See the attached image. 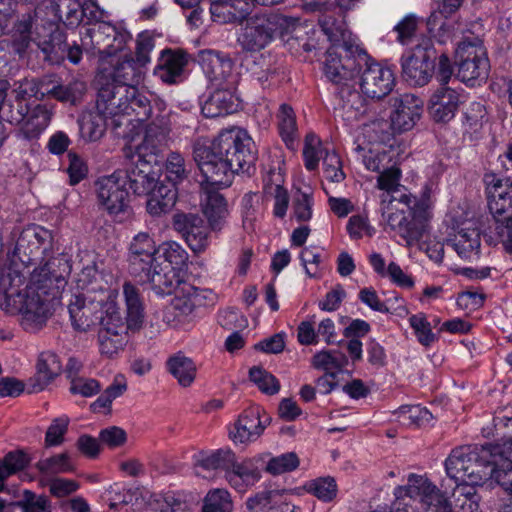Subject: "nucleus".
Segmentation results:
<instances>
[{
  "label": "nucleus",
  "mask_w": 512,
  "mask_h": 512,
  "mask_svg": "<svg viewBox=\"0 0 512 512\" xmlns=\"http://www.w3.org/2000/svg\"><path fill=\"white\" fill-rule=\"evenodd\" d=\"M233 502L226 489H213L204 498L203 512H232Z\"/></svg>",
  "instance_id": "obj_50"
},
{
  "label": "nucleus",
  "mask_w": 512,
  "mask_h": 512,
  "mask_svg": "<svg viewBox=\"0 0 512 512\" xmlns=\"http://www.w3.org/2000/svg\"><path fill=\"white\" fill-rule=\"evenodd\" d=\"M123 153L126 160L124 168L116 171L121 173L125 186L128 185L135 195H149L158 184L154 164L130 155L127 150H123Z\"/></svg>",
  "instance_id": "obj_16"
},
{
  "label": "nucleus",
  "mask_w": 512,
  "mask_h": 512,
  "mask_svg": "<svg viewBox=\"0 0 512 512\" xmlns=\"http://www.w3.org/2000/svg\"><path fill=\"white\" fill-rule=\"evenodd\" d=\"M131 35L119 30L108 22H99L86 30L81 38L86 50H96L100 54L113 55L124 48Z\"/></svg>",
  "instance_id": "obj_18"
},
{
  "label": "nucleus",
  "mask_w": 512,
  "mask_h": 512,
  "mask_svg": "<svg viewBox=\"0 0 512 512\" xmlns=\"http://www.w3.org/2000/svg\"><path fill=\"white\" fill-rule=\"evenodd\" d=\"M51 232L43 227L36 226L24 230L14 248L11 263L20 269L39 265V275L47 279L54 277L50 271V260L52 258Z\"/></svg>",
  "instance_id": "obj_7"
},
{
  "label": "nucleus",
  "mask_w": 512,
  "mask_h": 512,
  "mask_svg": "<svg viewBox=\"0 0 512 512\" xmlns=\"http://www.w3.org/2000/svg\"><path fill=\"white\" fill-rule=\"evenodd\" d=\"M31 33L32 18L30 15H25L14 25L12 34V47L19 55L24 53L28 48L32 40Z\"/></svg>",
  "instance_id": "obj_53"
},
{
  "label": "nucleus",
  "mask_w": 512,
  "mask_h": 512,
  "mask_svg": "<svg viewBox=\"0 0 512 512\" xmlns=\"http://www.w3.org/2000/svg\"><path fill=\"white\" fill-rule=\"evenodd\" d=\"M399 420L404 425L422 426L432 420V414L420 405L402 406L397 411Z\"/></svg>",
  "instance_id": "obj_58"
},
{
  "label": "nucleus",
  "mask_w": 512,
  "mask_h": 512,
  "mask_svg": "<svg viewBox=\"0 0 512 512\" xmlns=\"http://www.w3.org/2000/svg\"><path fill=\"white\" fill-rule=\"evenodd\" d=\"M245 512H295L296 506L286 502L277 491L263 490L247 498Z\"/></svg>",
  "instance_id": "obj_33"
},
{
  "label": "nucleus",
  "mask_w": 512,
  "mask_h": 512,
  "mask_svg": "<svg viewBox=\"0 0 512 512\" xmlns=\"http://www.w3.org/2000/svg\"><path fill=\"white\" fill-rule=\"evenodd\" d=\"M172 223L195 253L204 251L208 246V227L199 215L178 213L173 216Z\"/></svg>",
  "instance_id": "obj_24"
},
{
  "label": "nucleus",
  "mask_w": 512,
  "mask_h": 512,
  "mask_svg": "<svg viewBox=\"0 0 512 512\" xmlns=\"http://www.w3.org/2000/svg\"><path fill=\"white\" fill-rule=\"evenodd\" d=\"M167 178L174 184L182 182L188 177V170L184 157L178 152H171L166 159Z\"/></svg>",
  "instance_id": "obj_63"
},
{
  "label": "nucleus",
  "mask_w": 512,
  "mask_h": 512,
  "mask_svg": "<svg viewBox=\"0 0 512 512\" xmlns=\"http://www.w3.org/2000/svg\"><path fill=\"white\" fill-rule=\"evenodd\" d=\"M254 142L240 128L224 130L211 145L199 138L193 143V158L207 186L227 187L234 174H250L254 170L256 153Z\"/></svg>",
  "instance_id": "obj_1"
},
{
  "label": "nucleus",
  "mask_w": 512,
  "mask_h": 512,
  "mask_svg": "<svg viewBox=\"0 0 512 512\" xmlns=\"http://www.w3.org/2000/svg\"><path fill=\"white\" fill-rule=\"evenodd\" d=\"M356 86H341L336 89L334 113L347 124L358 121L366 112L365 100Z\"/></svg>",
  "instance_id": "obj_25"
},
{
  "label": "nucleus",
  "mask_w": 512,
  "mask_h": 512,
  "mask_svg": "<svg viewBox=\"0 0 512 512\" xmlns=\"http://www.w3.org/2000/svg\"><path fill=\"white\" fill-rule=\"evenodd\" d=\"M149 195L146 209L153 217H159L170 212L177 199L176 188L164 184L156 185Z\"/></svg>",
  "instance_id": "obj_40"
},
{
  "label": "nucleus",
  "mask_w": 512,
  "mask_h": 512,
  "mask_svg": "<svg viewBox=\"0 0 512 512\" xmlns=\"http://www.w3.org/2000/svg\"><path fill=\"white\" fill-rule=\"evenodd\" d=\"M319 25L328 40L333 43L332 46L348 43V31L342 19H336L332 13H324L319 18Z\"/></svg>",
  "instance_id": "obj_49"
},
{
  "label": "nucleus",
  "mask_w": 512,
  "mask_h": 512,
  "mask_svg": "<svg viewBox=\"0 0 512 512\" xmlns=\"http://www.w3.org/2000/svg\"><path fill=\"white\" fill-rule=\"evenodd\" d=\"M385 127L386 124L380 121L365 125L364 135L370 139L372 145L367 150L361 146L357 147L358 151L364 152L362 161L366 169L377 173L396 162L394 151L383 144Z\"/></svg>",
  "instance_id": "obj_17"
},
{
  "label": "nucleus",
  "mask_w": 512,
  "mask_h": 512,
  "mask_svg": "<svg viewBox=\"0 0 512 512\" xmlns=\"http://www.w3.org/2000/svg\"><path fill=\"white\" fill-rule=\"evenodd\" d=\"M307 490L323 502L332 501L337 495V484L332 477L317 478L307 484Z\"/></svg>",
  "instance_id": "obj_59"
},
{
  "label": "nucleus",
  "mask_w": 512,
  "mask_h": 512,
  "mask_svg": "<svg viewBox=\"0 0 512 512\" xmlns=\"http://www.w3.org/2000/svg\"><path fill=\"white\" fill-rule=\"evenodd\" d=\"M188 57L182 50H163L154 69V75L164 83H178L188 64Z\"/></svg>",
  "instance_id": "obj_29"
},
{
  "label": "nucleus",
  "mask_w": 512,
  "mask_h": 512,
  "mask_svg": "<svg viewBox=\"0 0 512 512\" xmlns=\"http://www.w3.org/2000/svg\"><path fill=\"white\" fill-rule=\"evenodd\" d=\"M434 49L430 39H423L401 58L403 79L411 86L423 87L434 72Z\"/></svg>",
  "instance_id": "obj_12"
},
{
  "label": "nucleus",
  "mask_w": 512,
  "mask_h": 512,
  "mask_svg": "<svg viewBox=\"0 0 512 512\" xmlns=\"http://www.w3.org/2000/svg\"><path fill=\"white\" fill-rule=\"evenodd\" d=\"M284 22L286 19L277 14L252 15L240 24L237 42L244 51L259 52L273 40Z\"/></svg>",
  "instance_id": "obj_11"
},
{
  "label": "nucleus",
  "mask_w": 512,
  "mask_h": 512,
  "mask_svg": "<svg viewBox=\"0 0 512 512\" xmlns=\"http://www.w3.org/2000/svg\"><path fill=\"white\" fill-rule=\"evenodd\" d=\"M127 390L126 378L118 374L113 382L104 390V392L91 404V410L98 412L101 409H110L113 400L122 396Z\"/></svg>",
  "instance_id": "obj_48"
},
{
  "label": "nucleus",
  "mask_w": 512,
  "mask_h": 512,
  "mask_svg": "<svg viewBox=\"0 0 512 512\" xmlns=\"http://www.w3.org/2000/svg\"><path fill=\"white\" fill-rule=\"evenodd\" d=\"M99 349L102 355L112 357L124 348L127 343V336L116 333H99Z\"/></svg>",
  "instance_id": "obj_64"
},
{
  "label": "nucleus",
  "mask_w": 512,
  "mask_h": 512,
  "mask_svg": "<svg viewBox=\"0 0 512 512\" xmlns=\"http://www.w3.org/2000/svg\"><path fill=\"white\" fill-rule=\"evenodd\" d=\"M483 180L488 208L495 220V235L505 251L512 254V179L486 173Z\"/></svg>",
  "instance_id": "obj_6"
},
{
  "label": "nucleus",
  "mask_w": 512,
  "mask_h": 512,
  "mask_svg": "<svg viewBox=\"0 0 512 512\" xmlns=\"http://www.w3.org/2000/svg\"><path fill=\"white\" fill-rule=\"evenodd\" d=\"M96 195L99 205L111 216L126 213L129 209V193L116 170L99 177L95 181Z\"/></svg>",
  "instance_id": "obj_15"
},
{
  "label": "nucleus",
  "mask_w": 512,
  "mask_h": 512,
  "mask_svg": "<svg viewBox=\"0 0 512 512\" xmlns=\"http://www.w3.org/2000/svg\"><path fill=\"white\" fill-rule=\"evenodd\" d=\"M123 298L126 306L127 327L131 332H139L144 322V300L139 288L129 281L124 282Z\"/></svg>",
  "instance_id": "obj_34"
},
{
  "label": "nucleus",
  "mask_w": 512,
  "mask_h": 512,
  "mask_svg": "<svg viewBox=\"0 0 512 512\" xmlns=\"http://www.w3.org/2000/svg\"><path fill=\"white\" fill-rule=\"evenodd\" d=\"M460 258L474 262L480 258L481 237L476 229L461 230L450 240Z\"/></svg>",
  "instance_id": "obj_38"
},
{
  "label": "nucleus",
  "mask_w": 512,
  "mask_h": 512,
  "mask_svg": "<svg viewBox=\"0 0 512 512\" xmlns=\"http://www.w3.org/2000/svg\"><path fill=\"white\" fill-rule=\"evenodd\" d=\"M199 57L203 72L213 85L234 86L236 83L234 62L228 54L215 50H203Z\"/></svg>",
  "instance_id": "obj_21"
},
{
  "label": "nucleus",
  "mask_w": 512,
  "mask_h": 512,
  "mask_svg": "<svg viewBox=\"0 0 512 512\" xmlns=\"http://www.w3.org/2000/svg\"><path fill=\"white\" fill-rule=\"evenodd\" d=\"M53 81L50 78H43L40 81H37L35 79H23L19 82L18 87L13 89V94L15 97V102H24L27 100L28 97L35 96L37 97L38 92L41 88L44 86H49L52 84Z\"/></svg>",
  "instance_id": "obj_62"
},
{
  "label": "nucleus",
  "mask_w": 512,
  "mask_h": 512,
  "mask_svg": "<svg viewBox=\"0 0 512 512\" xmlns=\"http://www.w3.org/2000/svg\"><path fill=\"white\" fill-rule=\"evenodd\" d=\"M490 478L494 479L505 491L512 494V463L504 458L493 457L490 463Z\"/></svg>",
  "instance_id": "obj_57"
},
{
  "label": "nucleus",
  "mask_w": 512,
  "mask_h": 512,
  "mask_svg": "<svg viewBox=\"0 0 512 512\" xmlns=\"http://www.w3.org/2000/svg\"><path fill=\"white\" fill-rule=\"evenodd\" d=\"M391 125L398 132L412 129L423 111V101L416 95L404 93L390 99Z\"/></svg>",
  "instance_id": "obj_22"
},
{
  "label": "nucleus",
  "mask_w": 512,
  "mask_h": 512,
  "mask_svg": "<svg viewBox=\"0 0 512 512\" xmlns=\"http://www.w3.org/2000/svg\"><path fill=\"white\" fill-rule=\"evenodd\" d=\"M22 283V271L18 267H10L8 272L0 268V308L10 314H20L23 329L35 333L46 325L48 310L39 294L16 289Z\"/></svg>",
  "instance_id": "obj_4"
},
{
  "label": "nucleus",
  "mask_w": 512,
  "mask_h": 512,
  "mask_svg": "<svg viewBox=\"0 0 512 512\" xmlns=\"http://www.w3.org/2000/svg\"><path fill=\"white\" fill-rule=\"evenodd\" d=\"M157 252L152 237L146 232L136 234L129 246V271L131 275H140L146 267L152 265Z\"/></svg>",
  "instance_id": "obj_26"
},
{
  "label": "nucleus",
  "mask_w": 512,
  "mask_h": 512,
  "mask_svg": "<svg viewBox=\"0 0 512 512\" xmlns=\"http://www.w3.org/2000/svg\"><path fill=\"white\" fill-rule=\"evenodd\" d=\"M201 207L209 228L213 231H221L230 214L224 195L217 190L205 187Z\"/></svg>",
  "instance_id": "obj_30"
},
{
  "label": "nucleus",
  "mask_w": 512,
  "mask_h": 512,
  "mask_svg": "<svg viewBox=\"0 0 512 512\" xmlns=\"http://www.w3.org/2000/svg\"><path fill=\"white\" fill-rule=\"evenodd\" d=\"M460 97L456 90L441 86L431 96L428 111L435 122L447 123L455 117Z\"/></svg>",
  "instance_id": "obj_28"
},
{
  "label": "nucleus",
  "mask_w": 512,
  "mask_h": 512,
  "mask_svg": "<svg viewBox=\"0 0 512 512\" xmlns=\"http://www.w3.org/2000/svg\"><path fill=\"white\" fill-rule=\"evenodd\" d=\"M166 367L182 387L191 386L196 378L197 368L194 361L182 352L170 356Z\"/></svg>",
  "instance_id": "obj_42"
},
{
  "label": "nucleus",
  "mask_w": 512,
  "mask_h": 512,
  "mask_svg": "<svg viewBox=\"0 0 512 512\" xmlns=\"http://www.w3.org/2000/svg\"><path fill=\"white\" fill-rule=\"evenodd\" d=\"M35 467L41 474L47 476L73 472L75 470L71 457L67 452L40 459Z\"/></svg>",
  "instance_id": "obj_47"
},
{
  "label": "nucleus",
  "mask_w": 512,
  "mask_h": 512,
  "mask_svg": "<svg viewBox=\"0 0 512 512\" xmlns=\"http://www.w3.org/2000/svg\"><path fill=\"white\" fill-rule=\"evenodd\" d=\"M175 297L164 309L162 321L171 328H185L195 319V310L214 301L208 289H199L190 283H183Z\"/></svg>",
  "instance_id": "obj_9"
},
{
  "label": "nucleus",
  "mask_w": 512,
  "mask_h": 512,
  "mask_svg": "<svg viewBox=\"0 0 512 512\" xmlns=\"http://www.w3.org/2000/svg\"><path fill=\"white\" fill-rule=\"evenodd\" d=\"M299 466V458L294 452L282 454L271 458L267 465L266 471L272 475H280L291 472Z\"/></svg>",
  "instance_id": "obj_61"
},
{
  "label": "nucleus",
  "mask_w": 512,
  "mask_h": 512,
  "mask_svg": "<svg viewBox=\"0 0 512 512\" xmlns=\"http://www.w3.org/2000/svg\"><path fill=\"white\" fill-rule=\"evenodd\" d=\"M492 444L463 446L452 450L445 461L447 475L457 486H477L489 480Z\"/></svg>",
  "instance_id": "obj_5"
},
{
  "label": "nucleus",
  "mask_w": 512,
  "mask_h": 512,
  "mask_svg": "<svg viewBox=\"0 0 512 512\" xmlns=\"http://www.w3.org/2000/svg\"><path fill=\"white\" fill-rule=\"evenodd\" d=\"M250 380L267 395L277 394L280 390L279 380L265 369L254 366L249 371Z\"/></svg>",
  "instance_id": "obj_55"
},
{
  "label": "nucleus",
  "mask_w": 512,
  "mask_h": 512,
  "mask_svg": "<svg viewBox=\"0 0 512 512\" xmlns=\"http://www.w3.org/2000/svg\"><path fill=\"white\" fill-rule=\"evenodd\" d=\"M135 93V87L109 82L99 89L97 109L111 118L114 127L123 125V120L130 123L132 119L126 116H129V99L133 98Z\"/></svg>",
  "instance_id": "obj_13"
},
{
  "label": "nucleus",
  "mask_w": 512,
  "mask_h": 512,
  "mask_svg": "<svg viewBox=\"0 0 512 512\" xmlns=\"http://www.w3.org/2000/svg\"><path fill=\"white\" fill-rule=\"evenodd\" d=\"M431 202L424 196L420 200L409 195L392 198L384 205V220L391 230L396 231L408 247L418 245L419 249L436 263L444 257V245L436 240H423L428 232L431 217Z\"/></svg>",
  "instance_id": "obj_2"
},
{
  "label": "nucleus",
  "mask_w": 512,
  "mask_h": 512,
  "mask_svg": "<svg viewBox=\"0 0 512 512\" xmlns=\"http://www.w3.org/2000/svg\"><path fill=\"white\" fill-rule=\"evenodd\" d=\"M369 55L358 46L343 43L330 47L326 52L324 73L337 86H356V77Z\"/></svg>",
  "instance_id": "obj_8"
},
{
  "label": "nucleus",
  "mask_w": 512,
  "mask_h": 512,
  "mask_svg": "<svg viewBox=\"0 0 512 512\" xmlns=\"http://www.w3.org/2000/svg\"><path fill=\"white\" fill-rule=\"evenodd\" d=\"M277 118L280 135L286 145L292 148L298 135L294 110L290 105L283 103L279 108Z\"/></svg>",
  "instance_id": "obj_46"
},
{
  "label": "nucleus",
  "mask_w": 512,
  "mask_h": 512,
  "mask_svg": "<svg viewBox=\"0 0 512 512\" xmlns=\"http://www.w3.org/2000/svg\"><path fill=\"white\" fill-rule=\"evenodd\" d=\"M144 66L134 60L131 55H125L115 64L112 82L129 87L138 86L144 78Z\"/></svg>",
  "instance_id": "obj_39"
},
{
  "label": "nucleus",
  "mask_w": 512,
  "mask_h": 512,
  "mask_svg": "<svg viewBox=\"0 0 512 512\" xmlns=\"http://www.w3.org/2000/svg\"><path fill=\"white\" fill-rule=\"evenodd\" d=\"M77 287L82 290L79 296L92 295L93 298L104 297V300H108L111 296L107 280L94 264L81 270L77 278Z\"/></svg>",
  "instance_id": "obj_35"
},
{
  "label": "nucleus",
  "mask_w": 512,
  "mask_h": 512,
  "mask_svg": "<svg viewBox=\"0 0 512 512\" xmlns=\"http://www.w3.org/2000/svg\"><path fill=\"white\" fill-rule=\"evenodd\" d=\"M232 88L233 86H222L213 91L201 105L203 116L216 118L236 112L239 101Z\"/></svg>",
  "instance_id": "obj_31"
},
{
  "label": "nucleus",
  "mask_w": 512,
  "mask_h": 512,
  "mask_svg": "<svg viewBox=\"0 0 512 512\" xmlns=\"http://www.w3.org/2000/svg\"><path fill=\"white\" fill-rule=\"evenodd\" d=\"M359 85L363 94L370 98L382 99L387 96L395 85L393 71L374 62L369 57L360 71Z\"/></svg>",
  "instance_id": "obj_19"
},
{
  "label": "nucleus",
  "mask_w": 512,
  "mask_h": 512,
  "mask_svg": "<svg viewBox=\"0 0 512 512\" xmlns=\"http://www.w3.org/2000/svg\"><path fill=\"white\" fill-rule=\"evenodd\" d=\"M327 152L321 144L320 139L313 133L307 134L303 149L305 167L313 171L318 167L319 161Z\"/></svg>",
  "instance_id": "obj_54"
},
{
  "label": "nucleus",
  "mask_w": 512,
  "mask_h": 512,
  "mask_svg": "<svg viewBox=\"0 0 512 512\" xmlns=\"http://www.w3.org/2000/svg\"><path fill=\"white\" fill-rule=\"evenodd\" d=\"M142 274L133 275L141 283H148L150 288L158 295H169L180 289L183 283L179 272L175 267L170 265H162L154 262L146 267Z\"/></svg>",
  "instance_id": "obj_23"
},
{
  "label": "nucleus",
  "mask_w": 512,
  "mask_h": 512,
  "mask_svg": "<svg viewBox=\"0 0 512 512\" xmlns=\"http://www.w3.org/2000/svg\"><path fill=\"white\" fill-rule=\"evenodd\" d=\"M379 176L377 178V187L380 190H384L386 194L382 196L381 205H382V215L384 216V205H387L390 199L400 198L401 195H409L412 199L417 200L410 194H407L403 191L399 190V182L401 178V170L397 167L396 162L392 165H389L387 169H383L378 172Z\"/></svg>",
  "instance_id": "obj_41"
},
{
  "label": "nucleus",
  "mask_w": 512,
  "mask_h": 512,
  "mask_svg": "<svg viewBox=\"0 0 512 512\" xmlns=\"http://www.w3.org/2000/svg\"><path fill=\"white\" fill-rule=\"evenodd\" d=\"M170 127L164 117L149 123L144 132L142 141L132 147H125L128 153L138 159L157 164L168 147Z\"/></svg>",
  "instance_id": "obj_14"
},
{
  "label": "nucleus",
  "mask_w": 512,
  "mask_h": 512,
  "mask_svg": "<svg viewBox=\"0 0 512 512\" xmlns=\"http://www.w3.org/2000/svg\"><path fill=\"white\" fill-rule=\"evenodd\" d=\"M312 364L317 369L340 371L348 364L346 355L338 350L321 351L313 356Z\"/></svg>",
  "instance_id": "obj_51"
},
{
  "label": "nucleus",
  "mask_w": 512,
  "mask_h": 512,
  "mask_svg": "<svg viewBox=\"0 0 512 512\" xmlns=\"http://www.w3.org/2000/svg\"><path fill=\"white\" fill-rule=\"evenodd\" d=\"M51 117L52 111L45 104H37L32 109L29 108L18 135L27 140L38 138L48 127Z\"/></svg>",
  "instance_id": "obj_37"
},
{
  "label": "nucleus",
  "mask_w": 512,
  "mask_h": 512,
  "mask_svg": "<svg viewBox=\"0 0 512 512\" xmlns=\"http://www.w3.org/2000/svg\"><path fill=\"white\" fill-rule=\"evenodd\" d=\"M264 428L265 424L261 420L260 409L251 408L239 416L234 430L230 432V437L235 443L252 442L258 439Z\"/></svg>",
  "instance_id": "obj_32"
},
{
  "label": "nucleus",
  "mask_w": 512,
  "mask_h": 512,
  "mask_svg": "<svg viewBox=\"0 0 512 512\" xmlns=\"http://www.w3.org/2000/svg\"><path fill=\"white\" fill-rule=\"evenodd\" d=\"M456 77L468 86L481 85L489 76L490 62L487 51L479 41L461 42L455 54Z\"/></svg>",
  "instance_id": "obj_10"
},
{
  "label": "nucleus",
  "mask_w": 512,
  "mask_h": 512,
  "mask_svg": "<svg viewBox=\"0 0 512 512\" xmlns=\"http://www.w3.org/2000/svg\"><path fill=\"white\" fill-rule=\"evenodd\" d=\"M261 478V472L253 459H243L238 462L235 454L232 455V463L228 464L225 479L229 485L240 493L254 486Z\"/></svg>",
  "instance_id": "obj_27"
},
{
  "label": "nucleus",
  "mask_w": 512,
  "mask_h": 512,
  "mask_svg": "<svg viewBox=\"0 0 512 512\" xmlns=\"http://www.w3.org/2000/svg\"><path fill=\"white\" fill-rule=\"evenodd\" d=\"M105 315L100 314V318L98 323L101 328L99 333H116L120 335H126L128 329L127 321L124 322L119 308L113 302H108L104 304Z\"/></svg>",
  "instance_id": "obj_45"
},
{
  "label": "nucleus",
  "mask_w": 512,
  "mask_h": 512,
  "mask_svg": "<svg viewBox=\"0 0 512 512\" xmlns=\"http://www.w3.org/2000/svg\"><path fill=\"white\" fill-rule=\"evenodd\" d=\"M89 4L82 7L77 0H58L54 4L55 14L66 26H77L83 15H87Z\"/></svg>",
  "instance_id": "obj_44"
},
{
  "label": "nucleus",
  "mask_w": 512,
  "mask_h": 512,
  "mask_svg": "<svg viewBox=\"0 0 512 512\" xmlns=\"http://www.w3.org/2000/svg\"><path fill=\"white\" fill-rule=\"evenodd\" d=\"M70 419L66 415H62L52 420L45 434V446H59L64 442V436L68 431Z\"/></svg>",
  "instance_id": "obj_60"
},
{
  "label": "nucleus",
  "mask_w": 512,
  "mask_h": 512,
  "mask_svg": "<svg viewBox=\"0 0 512 512\" xmlns=\"http://www.w3.org/2000/svg\"><path fill=\"white\" fill-rule=\"evenodd\" d=\"M106 301L104 297L73 295L68 305L72 327L78 332H87L93 328L98 323Z\"/></svg>",
  "instance_id": "obj_20"
},
{
  "label": "nucleus",
  "mask_w": 512,
  "mask_h": 512,
  "mask_svg": "<svg viewBox=\"0 0 512 512\" xmlns=\"http://www.w3.org/2000/svg\"><path fill=\"white\" fill-rule=\"evenodd\" d=\"M233 452L230 449H218L212 452L200 451L194 456V468L197 476L207 478L205 472L218 469L226 473L228 464L232 463Z\"/></svg>",
  "instance_id": "obj_36"
},
{
  "label": "nucleus",
  "mask_w": 512,
  "mask_h": 512,
  "mask_svg": "<svg viewBox=\"0 0 512 512\" xmlns=\"http://www.w3.org/2000/svg\"><path fill=\"white\" fill-rule=\"evenodd\" d=\"M105 117L107 116L101 112L83 117L80 122V132L82 137L88 141H97L101 139L106 131Z\"/></svg>",
  "instance_id": "obj_52"
},
{
  "label": "nucleus",
  "mask_w": 512,
  "mask_h": 512,
  "mask_svg": "<svg viewBox=\"0 0 512 512\" xmlns=\"http://www.w3.org/2000/svg\"><path fill=\"white\" fill-rule=\"evenodd\" d=\"M396 495L395 507L403 508L406 512H479V504L475 493L465 491V486H457L453 492V502L447 495L438 490L424 476L410 474L405 486H398L394 490Z\"/></svg>",
  "instance_id": "obj_3"
},
{
  "label": "nucleus",
  "mask_w": 512,
  "mask_h": 512,
  "mask_svg": "<svg viewBox=\"0 0 512 512\" xmlns=\"http://www.w3.org/2000/svg\"><path fill=\"white\" fill-rule=\"evenodd\" d=\"M36 370L38 383L34 391H41L61 373L62 363L56 353L43 351L38 356Z\"/></svg>",
  "instance_id": "obj_43"
},
{
  "label": "nucleus",
  "mask_w": 512,
  "mask_h": 512,
  "mask_svg": "<svg viewBox=\"0 0 512 512\" xmlns=\"http://www.w3.org/2000/svg\"><path fill=\"white\" fill-rule=\"evenodd\" d=\"M85 89L84 83L82 82H71L68 85L54 84L51 88H47L46 92H42V97L48 95L59 101L75 102Z\"/></svg>",
  "instance_id": "obj_56"
}]
</instances>
